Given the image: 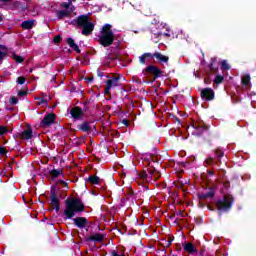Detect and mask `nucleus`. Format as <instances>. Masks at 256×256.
Here are the masks:
<instances>
[{
	"label": "nucleus",
	"instance_id": "f257e3e1",
	"mask_svg": "<svg viewBox=\"0 0 256 256\" xmlns=\"http://www.w3.org/2000/svg\"><path fill=\"white\" fill-rule=\"evenodd\" d=\"M66 208L64 210V219H73L77 213L85 211V204L80 198H67L65 200Z\"/></svg>",
	"mask_w": 256,
	"mask_h": 256
},
{
	"label": "nucleus",
	"instance_id": "f03ea898",
	"mask_svg": "<svg viewBox=\"0 0 256 256\" xmlns=\"http://www.w3.org/2000/svg\"><path fill=\"white\" fill-rule=\"evenodd\" d=\"M98 42L102 47H111L115 43V33L111 24H104L98 35Z\"/></svg>",
	"mask_w": 256,
	"mask_h": 256
},
{
	"label": "nucleus",
	"instance_id": "7ed1b4c3",
	"mask_svg": "<svg viewBox=\"0 0 256 256\" xmlns=\"http://www.w3.org/2000/svg\"><path fill=\"white\" fill-rule=\"evenodd\" d=\"M233 203H235V198L231 194H226L222 199L216 201V209L220 213H227L233 208Z\"/></svg>",
	"mask_w": 256,
	"mask_h": 256
},
{
	"label": "nucleus",
	"instance_id": "20e7f679",
	"mask_svg": "<svg viewBox=\"0 0 256 256\" xmlns=\"http://www.w3.org/2000/svg\"><path fill=\"white\" fill-rule=\"evenodd\" d=\"M143 75L145 77H150V83H155L156 79H160V77H163V70H161L159 67L155 65H148L143 71Z\"/></svg>",
	"mask_w": 256,
	"mask_h": 256
},
{
	"label": "nucleus",
	"instance_id": "39448f33",
	"mask_svg": "<svg viewBox=\"0 0 256 256\" xmlns=\"http://www.w3.org/2000/svg\"><path fill=\"white\" fill-rule=\"evenodd\" d=\"M55 119H57V115H55V113H48L41 120L39 126L42 129H47V127H51V125H53V123H55Z\"/></svg>",
	"mask_w": 256,
	"mask_h": 256
},
{
	"label": "nucleus",
	"instance_id": "423d86ee",
	"mask_svg": "<svg viewBox=\"0 0 256 256\" xmlns=\"http://www.w3.org/2000/svg\"><path fill=\"white\" fill-rule=\"evenodd\" d=\"M50 201L51 207H54L56 213H59V211H61V204L59 201V197L57 196V192L55 191V188H52L50 190Z\"/></svg>",
	"mask_w": 256,
	"mask_h": 256
},
{
	"label": "nucleus",
	"instance_id": "0eeeda50",
	"mask_svg": "<svg viewBox=\"0 0 256 256\" xmlns=\"http://www.w3.org/2000/svg\"><path fill=\"white\" fill-rule=\"evenodd\" d=\"M90 19L91 18H89L87 15L82 14V15H79L74 20H72V25H75L77 27H84L85 25H88V23L91 22Z\"/></svg>",
	"mask_w": 256,
	"mask_h": 256
},
{
	"label": "nucleus",
	"instance_id": "6e6552de",
	"mask_svg": "<svg viewBox=\"0 0 256 256\" xmlns=\"http://www.w3.org/2000/svg\"><path fill=\"white\" fill-rule=\"evenodd\" d=\"M139 177L146 183H151V181H154V168H148L147 171L140 172Z\"/></svg>",
	"mask_w": 256,
	"mask_h": 256
},
{
	"label": "nucleus",
	"instance_id": "1a4fd4ad",
	"mask_svg": "<svg viewBox=\"0 0 256 256\" xmlns=\"http://www.w3.org/2000/svg\"><path fill=\"white\" fill-rule=\"evenodd\" d=\"M200 96L204 101H213V99H215V91H213L212 88H204Z\"/></svg>",
	"mask_w": 256,
	"mask_h": 256
},
{
	"label": "nucleus",
	"instance_id": "9d476101",
	"mask_svg": "<svg viewBox=\"0 0 256 256\" xmlns=\"http://www.w3.org/2000/svg\"><path fill=\"white\" fill-rule=\"evenodd\" d=\"M70 115L73 119H75V121H79V120L83 119L84 111H83V109H81V107L74 106L70 110Z\"/></svg>",
	"mask_w": 256,
	"mask_h": 256
},
{
	"label": "nucleus",
	"instance_id": "9b49d317",
	"mask_svg": "<svg viewBox=\"0 0 256 256\" xmlns=\"http://www.w3.org/2000/svg\"><path fill=\"white\" fill-rule=\"evenodd\" d=\"M193 129L194 135H196V137H201V135H203L205 131H209V128L207 126L195 123V120H193Z\"/></svg>",
	"mask_w": 256,
	"mask_h": 256
},
{
	"label": "nucleus",
	"instance_id": "f8f14e48",
	"mask_svg": "<svg viewBox=\"0 0 256 256\" xmlns=\"http://www.w3.org/2000/svg\"><path fill=\"white\" fill-rule=\"evenodd\" d=\"M153 58H155L157 63H159L160 65H167V63H169V56H165L161 52L152 53V59Z\"/></svg>",
	"mask_w": 256,
	"mask_h": 256
},
{
	"label": "nucleus",
	"instance_id": "ddd939ff",
	"mask_svg": "<svg viewBox=\"0 0 256 256\" xmlns=\"http://www.w3.org/2000/svg\"><path fill=\"white\" fill-rule=\"evenodd\" d=\"M89 221L85 217H76L73 219V225L78 229H85L87 227Z\"/></svg>",
	"mask_w": 256,
	"mask_h": 256
},
{
	"label": "nucleus",
	"instance_id": "4468645a",
	"mask_svg": "<svg viewBox=\"0 0 256 256\" xmlns=\"http://www.w3.org/2000/svg\"><path fill=\"white\" fill-rule=\"evenodd\" d=\"M105 239V234L96 233L94 235H90L86 238L87 243H103V240Z\"/></svg>",
	"mask_w": 256,
	"mask_h": 256
},
{
	"label": "nucleus",
	"instance_id": "2eb2a0df",
	"mask_svg": "<svg viewBox=\"0 0 256 256\" xmlns=\"http://www.w3.org/2000/svg\"><path fill=\"white\" fill-rule=\"evenodd\" d=\"M95 30V24L93 22H90L86 24L85 26H82V35L85 37H89L91 33Z\"/></svg>",
	"mask_w": 256,
	"mask_h": 256
},
{
	"label": "nucleus",
	"instance_id": "dca6fc26",
	"mask_svg": "<svg viewBox=\"0 0 256 256\" xmlns=\"http://www.w3.org/2000/svg\"><path fill=\"white\" fill-rule=\"evenodd\" d=\"M119 81H121V75L114 76L106 81V85L110 87H119Z\"/></svg>",
	"mask_w": 256,
	"mask_h": 256
},
{
	"label": "nucleus",
	"instance_id": "f3484780",
	"mask_svg": "<svg viewBox=\"0 0 256 256\" xmlns=\"http://www.w3.org/2000/svg\"><path fill=\"white\" fill-rule=\"evenodd\" d=\"M209 67V70L212 72V73H217V71H219V63L217 62V58L215 57H212L210 59V63L208 65Z\"/></svg>",
	"mask_w": 256,
	"mask_h": 256
},
{
	"label": "nucleus",
	"instance_id": "a211bd4d",
	"mask_svg": "<svg viewBox=\"0 0 256 256\" xmlns=\"http://www.w3.org/2000/svg\"><path fill=\"white\" fill-rule=\"evenodd\" d=\"M185 255H193V242L185 241L182 243Z\"/></svg>",
	"mask_w": 256,
	"mask_h": 256
},
{
	"label": "nucleus",
	"instance_id": "6ab92c4d",
	"mask_svg": "<svg viewBox=\"0 0 256 256\" xmlns=\"http://www.w3.org/2000/svg\"><path fill=\"white\" fill-rule=\"evenodd\" d=\"M77 129H79V131H82L83 133H91V123L85 121L82 124H79L77 126Z\"/></svg>",
	"mask_w": 256,
	"mask_h": 256
},
{
	"label": "nucleus",
	"instance_id": "aec40b11",
	"mask_svg": "<svg viewBox=\"0 0 256 256\" xmlns=\"http://www.w3.org/2000/svg\"><path fill=\"white\" fill-rule=\"evenodd\" d=\"M56 17L57 19H59L60 21L62 19H65V17H71V10L68 9H64V10H59L56 13Z\"/></svg>",
	"mask_w": 256,
	"mask_h": 256
},
{
	"label": "nucleus",
	"instance_id": "412c9836",
	"mask_svg": "<svg viewBox=\"0 0 256 256\" xmlns=\"http://www.w3.org/2000/svg\"><path fill=\"white\" fill-rule=\"evenodd\" d=\"M21 27H22V29L31 31V29H33V27H35V20H24L21 23Z\"/></svg>",
	"mask_w": 256,
	"mask_h": 256
},
{
	"label": "nucleus",
	"instance_id": "4be33fe9",
	"mask_svg": "<svg viewBox=\"0 0 256 256\" xmlns=\"http://www.w3.org/2000/svg\"><path fill=\"white\" fill-rule=\"evenodd\" d=\"M66 43L76 53H81V49H79V45L75 44V40L73 38H67Z\"/></svg>",
	"mask_w": 256,
	"mask_h": 256
},
{
	"label": "nucleus",
	"instance_id": "5701e85b",
	"mask_svg": "<svg viewBox=\"0 0 256 256\" xmlns=\"http://www.w3.org/2000/svg\"><path fill=\"white\" fill-rule=\"evenodd\" d=\"M20 137L25 140L33 139V129L31 127L27 128L20 134Z\"/></svg>",
	"mask_w": 256,
	"mask_h": 256
},
{
	"label": "nucleus",
	"instance_id": "b1692460",
	"mask_svg": "<svg viewBox=\"0 0 256 256\" xmlns=\"http://www.w3.org/2000/svg\"><path fill=\"white\" fill-rule=\"evenodd\" d=\"M215 197V190L211 188L208 192L199 195V199H213Z\"/></svg>",
	"mask_w": 256,
	"mask_h": 256
},
{
	"label": "nucleus",
	"instance_id": "393cba45",
	"mask_svg": "<svg viewBox=\"0 0 256 256\" xmlns=\"http://www.w3.org/2000/svg\"><path fill=\"white\" fill-rule=\"evenodd\" d=\"M12 9H18L19 11H27V5L21 4L19 1L12 3Z\"/></svg>",
	"mask_w": 256,
	"mask_h": 256
},
{
	"label": "nucleus",
	"instance_id": "a878e982",
	"mask_svg": "<svg viewBox=\"0 0 256 256\" xmlns=\"http://www.w3.org/2000/svg\"><path fill=\"white\" fill-rule=\"evenodd\" d=\"M241 83L244 87H249L251 85V75L244 74L241 78Z\"/></svg>",
	"mask_w": 256,
	"mask_h": 256
},
{
	"label": "nucleus",
	"instance_id": "bb28decb",
	"mask_svg": "<svg viewBox=\"0 0 256 256\" xmlns=\"http://www.w3.org/2000/svg\"><path fill=\"white\" fill-rule=\"evenodd\" d=\"M49 173L52 179H57L59 175H63V169H53Z\"/></svg>",
	"mask_w": 256,
	"mask_h": 256
},
{
	"label": "nucleus",
	"instance_id": "cd10ccee",
	"mask_svg": "<svg viewBox=\"0 0 256 256\" xmlns=\"http://www.w3.org/2000/svg\"><path fill=\"white\" fill-rule=\"evenodd\" d=\"M150 58L153 59V53L151 52H146L142 56L139 57V61L141 65H145V59Z\"/></svg>",
	"mask_w": 256,
	"mask_h": 256
},
{
	"label": "nucleus",
	"instance_id": "c85d7f7f",
	"mask_svg": "<svg viewBox=\"0 0 256 256\" xmlns=\"http://www.w3.org/2000/svg\"><path fill=\"white\" fill-rule=\"evenodd\" d=\"M88 183H91V185H99L100 178L99 176H89L86 180Z\"/></svg>",
	"mask_w": 256,
	"mask_h": 256
},
{
	"label": "nucleus",
	"instance_id": "c756f323",
	"mask_svg": "<svg viewBox=\"0 0 256 256\" xmlns=\"http://www.w3.org/2000/svg\"><path fill=\"white\" fill-rule=\"evenodd\" d=\"M110 256H125V248L112 250Z\"/></svg>",
	"mask_w": 256,
	"mask_h": 256
},
{
	"label": "nucleus",
	"instance_id": "7c9ffc66",
	"mask_svg": "<svg viewBox=\"0 0 256 256\" xmlns=\"http://www.w3.org/2000/svg\"><path fill=\"white\" fill-rule=\"evenodd\" d=\"M181 189L184 195H191V183H189L188 185L181 184Z\"/></svg>",
	"mask_w": 256,
	"mask_h": 256
},
{
	"label": "nucleus",
	"instance_id": "2f4dec72",
	"mask_svg": "<svg viewBox=\"0 0 256 256\" xmlns=\"http://www.w3.org/2000/svg\"><path fill=\"white\" fill-rule=\"evenodd\" d=\"M193 256H205V250L204 249H197V247H195V245L193 246Z\"/></svg>",
	"mask_w": 256,
	"mask_h": 256
},
{
	"label": "nucleus",
	"instance_id": "473e14b6",
	"mask_svg": "<svg viewBox=\"0 0 256 256\" xmlns=\"http://www.w3.org/2000/svg\"><path fill=\"white\" fill-rule=\"evenodd\" d=\"M0 49H2V52L0 51V61H2L4 57H7V46L0 44Z\"/></svg>",
	"mask_w": 256,
	"mask_h": 256
},
{
	"label": "nucleus",
	"instance_id": "72a5a7b5",
	"mask_svg": "<svg viewBox=\"0 0 256 256\" xmlns=\"http://www.w3.org/2000/svg\"><path fill=\"white\" fill-rule=\"evenodd\" d=\"M221 69L222 71H229V69H231V66H229V64L227 63V60H223L221 62Z\"/></svg>",
	"mask_w": 256,
	"mask_h": 256
},
{
	"label": "nucleus",
	"instance_id": "f704fd0d",
	"mask_svg": "<svg viewBox=\"0 0 256 256\" xmlns=\"http://www.w3.org/2000/svg\"><path fill=\"white\" fill-rule=\"evenodd\" d=\"M225 77L221 76V75H217L214 79V83L216 85H221V83H223Z\"/></svg>",
	"mask_w": 256,
	"mask_h": 256
},
{
	"label": "nucleus",
	"instance_id": "c9c22d12",
	"mask_svg": "<svg viewBox=\"0 0 256 256\" xmlns=\"http://www.w3.org/2000/svg\"><path fill=\"white\" fill-rule=\"evenodd\" d=\"M13 59H14V61H16V63H23V61H25V58H24V57L19 56V55H17V54H14V55H13Z\"/></svg>",
	"mask_w": 256,
	"mask_h": 256
},
{
	"label": "nucleus",
	"instance_id": "e433bc0d",
	"mask_svg": "<svg viewBox=\"0 0 256 256\" xmlns=\"http://www.w3.org/2000/svg\"><path fill=\"white\" fill-rule=\"evenodd\" d=\"M9 133V129L6 128V126H0V137H3V135H7Z\"/></svg>",
	"mask_w": 256,
	"mask_h": 256
},
{
	"label": "nucleus",
	"instance_id": "4c0bfd02",
	"mask_svg": "<svg viewBox=\"0 0 256 256\" xmlns=\"http://www.w3.org/2000/svg\"><path fill=\"white\" fill-rule=\"evenodd\" d=\"M71 5H73V2H62V3L60 4V7H61L62 9H69V7H71Z\"/></svg>",
	"mask_w": 256,
	"mask_h": 256
},
{
	"label": "nucleus",
	"instance_id": "58836bf2",
	"mask_svg": "<svg viewBox=\"0 0 256 256\" xmlns=\"http://www.w3.org/2000/svg\"><path fill=\"white\" fill-rule=\"evenodd\" d=\"M25 81H27V78H25L23 76H20V77L17 78L16 83H18V85H24Z\"/></svg>",
	"mask_w": 256,
	"mask_h": 256
},
{
	"label": "nucleus",
	"instance_id": "ea45409f",
	"mask_svg": "<svg viewBox=\"0 0 256 256\" xmlns=\"http://www.w3.org/2000/svg\"><path fill=\"white\" fill-rule=\"evenodd\" d=\"M215 155H216V157H218V159H221V157H224L225 153L222 152L221 149H216L215 150Z\"/></svg>",
	"mask_w": 256,
	"mask_h": 256
},
{
	"label": "nucleus",
	"instance_id": "a19ab883",
	"mask_svg": "<svg viewBox=\"0 0 256 256\" xmlns=\"http://www.w3.org/2000/svg\"><path fill=\"white\" fill-rule=\"evenodd\" d=\"M161 179V173L154 168V181Z\"/></svg>",
	"mask_w": 256,
	"mask_h": 256
},
{
	"label": "nucleus",
	"instance_id": "79ce46f5",
	"mask_svg": "<svg viewBox=\"0 0 256 256\" xmlns=\"http://www.w3.org/2000/svg\"><path fill=\"white\" fill-rule=\"evenodd\" d=\"M17 103H19V99L15 96L10 98V104L11 105H17Z\"/></svg>",
	"mask_w": 256,
	"mask_h": 256
},
{
	"label": "nucleus",
	"instance_id": "37998d69",
	"mask_svg": "<svg viewBox=\"0 0 256 256\" xmlns=\"http://www.w3.org/2000/svg\"><path fill=\"white\" fill-rule=\"evenodd\" d=\"M27 95H29V92H27L25 90L18 91V97H25Z\"/></svg>",
	"mask_w": 256,
	"mask_h": 256
},
{
	"label": "nucleus",
	"instance_id": "c03bdc74",
	"mask_svg": "<svg viewBox=\"0 0 256 256\" xmlns=\"http://www.w3.org/2000/svg\"><path fill=\"white\" fill-rule=\"evenodd\" d=\"M7 153H8L7 148L0 146V155H2V157H5Z\"/></svg>",
	"mask_w": 256,
	"mask_h": 256
},
{
	"label": "nucleus",
	"instance_id": "a18cd8bd",
	"mask_svg": "<svg viewBox=\"0 0 256 256\" xmlns=\"http://www.w3.org/2000/svg\"><path fill=\"white\" fill-rule=\"evenodd\" d=\"M104 95H111V86L106 85V88L104 90Z\"/></svg>",
	"mask_w": 256,
	"mask_h": 256
},
{
	"label": "nucleus",
	"instance_id": "49530a36",
	"mask_svg": "<svg viewBox=\"0 0 256 256\" xmlns=\"http://www.w3.org/2000/svg\"><path fill=\"white\" fill-rule=\"evenodd\" d=\"M59 185H63L66 189H69V184L64 180H58Z\"/></svg>",
	"mask_w": 256,
	"mask_h": 256
},
{
	"label": "nucleus",
	"instance_id": "de8ad7c7",
	"mask_svg": "<svg viewBox=\"0 0 256 256\" xmlns=\"http://www.w3.org/2000/svg\"><path fill=\"white\" fill-rule=\"evenodd\" d=\"M61 41H62V38H61L60 35H57V36L54 37V43H55V44L61 43Z\"/></svg>",
	"mask_w": 256,
	"mask_h": 256
},
{
	"label": "nucleus",
	"instance_id": "09e8293b",
	"mask_svg": "<svg viewBox=\"0 0 256 256\" xmlns=\"http://www.w3.org/2000/svg\"><path fill=\"white\" fill-rule=\"evenodd\" d=\"M88 109H89V101H86V102H84V109H83V111L84 112L88 111Z\"/></svg>",
	"mask_w": 256,
	"mask_h": 256
},
{
	"label": "nucleus",
	"instance_id": "8fccbe9b",
	"mask_svg": "<svg viewBox=\"0 0 256 256\" xmlns=\"http://www.w3.org/2000/svg\"><path fill=\"white\" fill-rule=\"evenodd\" d=\"M115 45H116V49L119 51V49H121L120 47H121V40H118L116 43H115Z\"/></svg>",
	"mask_w": 256,
	"mask_h": 256
},
{
	"label": "nucleus",
	"instance_id": "3c124183",
	"mask_svg": "<svg viewBox=\"0 0 256 256\" xmlns=\"http://www.w3.org/2000/svg\"><path fill=\"white\" fill-rule=\"evenodd\" d=\"M195 222L197 223V225H201V223H203V219L202 218H195Z\"/></svg>",
	"mask_w": 256,
	"mask_h": 256
},
{
	"label": "nucleus",
	"instance_id": "603ef678",
	"mask_svg": "<svg viewBox=\"0 0 256 256\" xmlns=\"http://www.w3.org/2000/svg\"><path fill=\"white\" fill-rule=\"evenodd\" d=\"M40 100L39 105H43L44 103H47V100L43 99V98H37Z\"/></svg>",
	"mask_w": 256,
	"mask_h": 256
},
{
	"label": "nucleus",
	"instance_id": "864d4df0",
	"mask_svg": "<svg viewBox=\"0 0 256 256\" xmlns=\"http://www.w3.org/2000/svg\"><path fill=\"white\" fill-rule=\"evenodd\" d=\"M175 238L174 237H169V240H168V247H169V245H171V243H173V240H174Z\"/></svg>",
	"mask_w": 256,
	"mask_h": 256
},
{
	"label": "nucleus",
	"instance_id": "5fc2aeb1",
	"mask_svg": "<svg viewBox=\"0 0 256 256\" xmlns=\"http://www.w3.org/2000/svg\"><path fill=\"white\" fill-rule=\"evenodd\" d=\"M122 123H123V125H126V127L129 125V120H127V119H124L123 121H122Z\"/></svg>",
	"mask_w": 256,
	"mask_h": 256
},
{
	"label": "nucleus",
	"instance_id": "6e6d98bb",
	"mask_svg": "<svg viewBox=\"0 0 256 256\" xmlns=\"http://www.w3.org/2000/svg\"><path fill=\"white\" fill-rule=\"evenodd\" d=\"M208 175H210L211 177H213V175H215V172L213 170H208Z\"/></svg>",
	"mask_w": 256,
	"mask_h": 256
},
{
	"label": "nucleus",
	"instance_id": "4d7b16f0",
	"mask_svg": "<svg viewBox=\"0 0 256 256\" xmlns=\"http://www.w3.org/2000/svg\"><path fill=\"white\" fill-rule=\"evenodd\" d=\"M97 75H98V77H103V72H101V71H97Z\"/></svg>",
	"mask_w": 256,
	"mask_h": 256
},
{
	"label": "nucleus",
	"instance_id": "13d9d810",
	"mask_svg": "<svg viewBox=\"0 0 256 256\" xmlns=\"http://www.w3.org/2000/svg\"><path fill=\"white\" fill-rule=\"evenodd\" d=\"M11 0H0V3H9Z\"/></svg>",
	"mask_w": 256,
	"mask_h": 256
},
{
	"label": "nucleus",
	"instance_id": "bf43d9fd",
	"mask_svg": "<svg viewBox=\"0 0 256 256\" xmlns=\"http://www.w3.org/2000/svg\"><path fill=\"white\" fill-rule=\"evenodd\" d=\"M213 162V159L209 158L208 160H206V163L210 164Z\"/></svg>",
	"mask_w": 256,
	"mask_h": 256
},
{
	"label": "nucleus",
	"instance_id": "052dcab7",
	"mask_svg": "<svg viewBox=\"0 0 256 256\" xmlns=\"http://www.w3.org/2000/svg\"><path fill=\"white\" fill-rule=\"evenodd\" d=\"M91 81H93V77L88 78V82L91 83Z\"/></svg>",
	"mask_w": 256,
	"mask_h": 256
},
{
	"label": "nucleus",
	"instance_id": "680f3d73",
	"mask_svg": "<svg viewBox=\"0 0 256 256\" xmlns=\"http://www.w3.org/2000/svg\"><path fill=\"white\" fill-rule=\"evenodd\" d=\"M199 205H200V207H205V205H204V204H202L201 202L199 203Z\"/></svg>",
	"mask_w": 256,
	"mask_h": 256
},
{
	"label": "nucleus",
	"instance_id": "e2e57ef3",
	"mask_svg": "<svg viewBox=\"0 0 256 256\" xmlns=\"http://www.w3.org/2000/svg\"><path fill=\"white\" fill-rule=\"evenodd\" d=\"M170 219H175V215L170 216Z\"/></svg>",
	"mask_w": 256,
	"mask_h": 256
},
{
	"label": "nucleus",
	"instance_id": "0e129e2a",
	"mask_svg": "<svg viewBox=\"0 0 256 256\" xmlns=\"http://www.w3.org/2000/svg\"><path fill=\"white\" fill-rule=\"evenodd\" d=\"M72 1H77V0H68V3H72Z\"/></svg>",
	"mask_w": 256,
	"mask_h": 256
},
{
	"label": "nucleus",
	"instance_id": "69168bd1",
	"mask_svg": "<svg viewBox=\"0 0 256 256\" xmlns=\"http://www.w3.org/2000/svg\"><path fill=\"white\" fill-rule=\"evenodd\" d=\"M0 21H3V17L0 16Z\"/></svg>",
	"mask_w": 256,
	"mask_h": 256
},
{
	"label": "nucleus",
	"instance_id": "338daca9",
	"mask_svg": "<svg viewBox=\"0 0 256 256\" xmlns=\"http://www.w3.org/2000/svg\"><path fill=\"white\" fill-rule=\"evenodd\" d=\"M137 83H141V81H140V80H137Z\"/></svg>",
	"mask_w": 256,
	"mask_h": 256
},
{
	"label": "nucleus",
	"instance_id": "774afa93",
	"mask_svg": "<svg viewBox=\"0 0 256 256\" xmlns=\"http://www.w3.org/2000/svg\"><path fill=\"white\" fill-rule=\"evenodd\" d=\"M202 63H205V60H203Z\"/></svg>",
	"mask_w": 256,
	"mask_h": 256
}]
</instances>
